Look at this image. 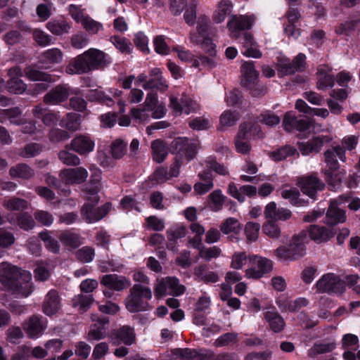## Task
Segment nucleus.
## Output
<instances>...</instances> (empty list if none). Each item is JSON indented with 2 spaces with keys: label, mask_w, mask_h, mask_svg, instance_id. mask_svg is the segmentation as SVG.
Masks as SVG:
<instances>
[{
  "label": "nucleus",
  "mask_w": 360,
  "mask_h": 360,
  "mask_svg": "<svg viewBox=\"0 0 360 360\" xmlns=\"http://www.w3.org/2000/svg\"><path fill=\"white\" fill-rule=\"evenodd\" d=\"M42 319L41 316L33 315L22 323L23 330L29 338L35 339L44 333L46 326L44 324Z\"/></svg>",
  "instance_id": "dca6fc26"
},
{
  "label": "nucleus",
  "mask_w": 360,
  "mask_h": 360,
  "mask_svg": "<svg viewBox=\"0 0 360 360\" xmlns=\"http://www.w3.org/2000/svg\"><path fill=\"white\" fill-rule=\"evenodd\" d=\"M127 143L121 139L113 141L110 146L111 154L113 158L120 159L127 153Z\"/></svg>",
  "instance_id": "4d7b16f0"
},
{
  "label": "nucleus",
  "mask_w": 360,
  "mask_h": 360,
  "mask_svg": "<svg viewBox=\"0 0 360 360\" xmlns=\"http://www.w3.org/2000/svg\"><path fill=\"white\" fill-rule=\"evenodd\" d=\"M264 318L274 333H280L284 329L285 321L277 311H267L264 313Z\"/></svg>",
  "instance_id": "2f4dec72"
},
{
  "label": "nucleus",
  "mask_w": 360,
  "mask_h": 360,
  "mask_svg": "<svg viewBox=\"0 0 360 360\" xmlns=\"http://www.w3.org/2000/svg\"><path fill=\"white\" fill-rule=\"evenodd\" d=\"M2 295V298H0L2 300V304L10 310L14 314L21 315L25 314L27 311L28 306L26 304H22L20 301L18 300H12V301H4V298L6 297L7 294H1Z\"/></svg>",
  "instance_id": "3c124183"
},
{
  "label": "nucleus",
  "mask_w": 360,
  "mask_h": 360,
  "mask_svg": "<svg viewBox=\"0 0 360 360\" xmlns=\"http://www.w3.org/2000/svg\"><path fill=\"white\" fill-rule=\"evenodd\" d=\"M46 29L56 36L69 33L70 25L64 20L52 19L46 24Z\"/></svg>",
  "instance_id": "f704fd0d"
},
{
  "label": "nucleus",
  "mask_w": 360,
  "mask_h": 360,
  "mask_svg": "<svg viewBox=\"0 0 360 360\" xmlns=\"http://www.w3.org/2000/svg\"><path fill=\"white\" fill-rule=\"evenodd\" d=\"M220 231L224 234H229L230 233H238L242 227L238 219L233 217H229L226 219L220 225Z\"/></svg>",
  "instance_id": "864d4df0"
},
{
  "label": "nucleus",
  "mask_w": 360,
  "mask_h": 360,
  "mask_svg": "<svg viewBox=\"0 0 360 360\" xmlns=\"http://www.w3.org/2000/svg\"><path fill=\"white\" fill-rule=\"evenodd\" d=\"M185 290V286L180 285L179 280L175 277H167L162 279L155 288V292H165L167 291L184 292Z\"/></svg>",
  "instance_id": "7c9ffc66"
},
{
  "label": "nucleus",
  "mask_w": 360,
  "mask_h": 360,
  "mask_svg": "<svg viewBox=\"0 0 360 360\" xmlns=\"http://www.w3.org/2000/svg\"><path fill=\"white\" fill-rule=\"evenodd\" d=\"M25 73L27 78L32 81H44L47 82H53L52 76L46 72L38 70L32 67H27L25 69Z\"/></svg>",
  "instance_id": "de8ad7c7"
},
{
  "label": "nucleus",
  "mask_w": 360,
  "mask_h": 360,
  "mask_svg": "<svg viewBox=\"0 0 360 360\" xmlns=\"http://www.w3.org/2000/svg\"><path fill=\"white\" fill-rule=\"evenodd\" d=\"M252 266L245 270V276L248 278L259 279L269 274L273 269L271 260L262 257L252 255L250 257Z\"/></svg>",
  "instance_id": "20e7f679"
},
{
  "label": "nucleus",
  "mask_w": 360,
  "mask_h": 360,
  "mask_svg": "<svg viewBox=\"0 0 360 360\" xmlns=\"http://www.w3.org/2000/svg\"><path fill=\"white\" fill-rule=\"evenodd\" d=\"M94 323L90 326L87 335V340L89 342L98 341L106 337L107 330L109 325V317L106 315L97 316V319H92Z\"/></svg>",
  "instance_id": "9b49d317"
},
{
  "label": "nucleus",
  "mask_w": 360,
  "mask_h": 360,
  "mask_svg": "<svg viewBox=\"0 0 360 360\" xmlns=\"http://www.w3.org/2000/svg\"><path fill=\"white\" fill-rule=\"evenodd\" d=\"M111 63L110 58L103 51L91 48L72 58L66 66L68 75L86 74L97 70H103Z\"/></svg>",
  "instance_id": "f257e3e1"
},
{
  "label": "nucleus",
  "mask_w": 360,
  "mask_h": 360,
  "mask_svg": "<svg viewBox=\"0 0 360 360\" xmlns=\"http://www.w3.org/2000/svg\"><path fill=\"white\" fill-rule=\"evenodd\" d=\"M42 151V147L37 143H28L20 151L19 155L24 158L34 157Z\"/></svg>",
  "instance_id": "0e129e2a"
},
{
  "label": "nucleus",
  "mask_w": 360,
  "mask_h": 360,
  "mask_svg": "<svg viewBox=\"0 0 360 360\" xmlns=\"http://www.w3.org/2000/svg\"><path fill=\"white\" fill-rule=\"evenodd\" d=\"M9 174L12 178H20L28 180L34 176L35 172L28 165L19 163L10 168Z\"/></svg>",
  "instance_id": "473e14b6"
},
{
  "label": "nucleus",
  "mask_w": 360,
  "mask_h": 360,
  "mask_svg": "<svg viewBox=\"0 0 360 360\" xmlns=\"http://www.w3.org/2000/svg\"><path fill=\"white\" fill-rule=\"evenodd\" d=\"M59 176L66 184H81L86 181L88 172L83 167L64 169L60 172Z\"/></svg>",
  "instance_id": "f3484780"
},
{
  "label": "nucleus",
  "mask_w": 360,
  "mask_h": 360,
  "mask_svg": "<svg viewBox=\"0 0 360 360\" xmlns=\"http://www.w3.org/2000/svg\"><path fill=\"white\" fill-rule=\"evenodd\" d=\"M94 302L92 294H77L74 297L72 300V307L78 308V310L81 312L86 311Z\"/></svg>",
  "instance_id": "37998d69"
},
{
  "label": "nucleus",
  "mask_w": 360,
  "mask_h": 360,
  "mask_svg": "<svg viewBox=\"0 0 360 360\" xmlns=\"http://www.w3.org/2000/svg\"><path fill=\"white\" fill-rule=\"evenodd\" d=\"M101 283L108 289L115 291L124 290L131 285L129 279L117 274L104 275L101 280Z\"/></svg>",
  "instance_id": "a211bd4d"
},
{
  "label": "nucleus",
  "mask_w": 360,
  "mask_h": 360,
  "mask_svg": "<svg viewBox=\"0 0 360 360\" xmlns=\"http://www.w3.org/2000/svg\"><path fill=\"white\" fill-rule=\"evenodd\" d=\"M297 153V150L290 146H284L269 153L275 161H281Z\"/></svg>",
  "instance_id": "8fccbe9b"
},
{
  "label": "nucleus",
  "mask_w": 360,
  "mask_h": 360,
  "mask_svg": "<svg viewBox=\"0 0 360 360\" xmlns=\"http://www.w3.org/2000/svg\"><path fill=\"white\" fill-rule=\"evenodd\" d=\"M143 88L146 90L156 89L162 92L168 89L167 81L162 77L160 69L156 68L151 70L150 79L143 84Z\"/></svg>",
  "instance_id": "5701e85b"
},
{
  "label": "nucleus",
  "mask_w": 360,
  "mask_h": 360,
  "mask_svg": "<svg viewBox=\"0 0 360 360\" xmlns=\"http://www.w3.org/2000/svg\"><path fill=\"white\" fill-rule=\"evenodd\" d=\"M309 234L311 240L317 243L327 241L332 237L330 232L324 226L311 225L309 229Z\"/></svg>",
  "instance_id": "79ce46f5"
},
{
  "label": "nucleus",
  "mask_w": 360,
  "mask_h": 360,
  "mask_svg": "<svg viewBox=\"0 0 360 360\" xmlns=\"http://www.w3.org/2000/svg\"><path fill=\"white\" fill-rule=\"evenodd\" d=\"M305 55L299 53L292 60L288 58H280L277 62V70L281 75H292L302 71L305 65Z\"/></svg>",
  "instance_id": "6e6552de"
},
{
  "label": "nucleus",
  "mask_w": 360,
  "mask_h": 360,
  "mask_svg": "<svg viewBox=\"0 0 360 360\" xmlns=\"http://www.w3.org/2000/svg\"><path fill=\"white\" fill-rule=\"evenodd\" d=\"M34 116L41 119L42 122L48 127L56 125L59 120V112H54L43 108L41 105H37L32 110Z\"/></svg>",
  "instance_id": "393cba45"
},
{
  "label": "nucleus",
  "mask_w": 360,
  "mask_h": 360,
  "mask_svg": "<svg viewBox=\"0 0 360 360\" xmlns=\"http://www.w3.org/2000/svg\"><path fill=\"white\" fill-rule=\"evenodd\" d=\"M253 129L257 130V126L251 122H243L239 125L238 131L235 138V146L238 153L247 154L250 151V139Z\"/></svg>",
  "instance_id": "39448f33"
},
{
  "label": "nucleus",
  "mask_w": 360,
  "mask_h": 360,
  "mask_svg": "<svg viewBox=\"0 0 360 360\" xmlns=\"http://www.w3.org/2000/svg\"><path fill=\"white\" fill-rule=\"evenodd\" d=\"M184 20L188 26H193L197 21V2L190 0L188 6L184 9Z\"/></svg>",
  "instance_id": "09e8293b"
},
{
  "label": "nucleus",
  "mask_w": 360,
  "mask_h": 360,
  "mask_svg": "<svg viewBox=\"0 0 360 360\" xmlns=\"http://www.w3.org/2000/svg\"><path fill=\"white\" fill-rule=\"evenodd\" d=\"M232 4L229 0H221L217 5V8L212 15V21L219 24L222 22L226 17L231 11Z\"/></svg>",
  "instance_id": "c9c22d12"
},
{
  "label": "nucleus",
  "mask_w": 360,
  "mask_h": 360,
  "mask_svg": "<svg viewBox=\"0 0 360 360\" xmlns=\"http://www.w3.org/2000/svg\"><path fill=\"white\" fill-rule=\"evenodd\" d=\"M173 151L181 156L184 155L188 160H192L198 148V141H191L185 137L175 139L171 145Z\"/></svg>",
  "instance_id": "9d476101"
},
{
  "label": "nucleus",
  "mask_w": 360,
  "mask_h": 360,
  "mask_svg": "<svg viewBox=\"0 0 360 360\" xmlns=\"http://www.w3.org/2000/svg\"><path fill=\"white\" fill-rule=\"evenodd\" d=\"M346 218L345 211L338 207L337 200L331 201L326 212V223L336 225L345 222Z\"/></svg>",
  "instance_id": "c85d7f7f"
},
{
  "label": "nucleus",
  "mask_w": 360,
  "mask_h": 360,
  "mask_svg": "<svg viewBox=\"0 0 360 360\" xmlns=\"http://www.w3.org/2000/svg\"><path fill=\"white\" fill-rule=\"evenodd\" d=\"M238 281L239 278L236 273L229 272L226 276L225 282L221 284V288L225 292H231L233 289L235 292H245L246 284Z\"/></svg>",
  "instance_id": "bb28decb"
},
{
  "label": "nucleus",
  "mask_w": 360,
  "mask_h": 360,
  "mask_svg": "<svg viewBox=\"0 0 360 360\" xmlns=\"http://www.w3.org/2000/svg\"><path fill=\"white\" fill-rule=\"evenodd\" d=\"M239 120V114L236 111L225 110L220 116L219 122L221 127H231Z\"/></svg>",
  "instance_id": "680f3d73"
},
{
  "label": "nucleus",
  "mask_w": 360,
  "mask_h": 360,
  "mask_svg": "<svg viewBox=\"0 0 360 360\" xmlns=\"http://www.w3.org/2000/svg\"><path fill=\"white\" fill-rule=\"evenodd\" d=\"M226 196H224L221 191L217 189L213 191L208 195V202L210 208L214 212H218L221 210L224 204Z\"/></svg>",
  "instance_id": "49530a36"
},
{
  "label": "nucleus",
  "mask_w": 360,
  "mask_h": 360,
  "mask_svg": "<svg viewBox=\"0 0 360 360\" xmlns=\"http://www.w3.org/2000/svg\"><path fill=\"white\" fill-rule=\"evenodd\" d=\"M110 343L114 346L124 345L130 346L136 341L134 329L129 325H124L112 329L108 335Z\"/></svg>",
  "instance_id": "423d86ee"
},
{
  "label": "nucleus",
  "mask_w": 360,
  "mask_h": 360,
  "mask_svg": "<svg viewBox=\"0 0 360 360\" xmlns=\"http://www.w3.org/2000/svg\"><path fill=\"white\" fill-rule=\"evenodd\" d=\"M197 24L196 30L199 33L209 35L213 33V29L210 18L205 15L201 14L198 16L195 22Z\"/></svg>",
  "instance_id": "5fc2aeb1"
},
{
  "label": "nucleus",
  "mask_w": 360,
  "mask_h": 360,
  "mask_svg": "<svg viewBox=\"0 0 360 360\" xmlns=\"http://www.w3.org/2000/svg\"><path fill=\"white\" fill-rule=\"evenodd\" d=\"M110 207V205L105 204L96 208L94 205L87 202L82 207L81 214L87 223H93L103 218L108 214Z\"/></svg>",
  "instance_id": "ddd939ff"
},
{
  "label": "nucleus",
  "mask_w": 360,
  "mask_h": 360,
  "mask_svg": "<svg viewBox=\"0 0 360 360\" xmlns=\"http://www.w3.org/2000/svg\"><path fill=\"white\" fill-rule=\"evenodd\" d=\"M49 139L51 143H57L70 138L69 133L63 129L53 128L49 132Z\"/></svg>",
  "instance_id": "774afa93"
},
{
  "label": "nucleus",
  "mask_w": 360,
  "mask_h": 360,
  "mask_svg": "<svg viewBox=\"0 0 360 360\" xmlns=\"http://www.w3.org/2000/svg\"><path fill=\"white\" fill-rule=\"evenodd\" d=\"M41 56L49 63L58 64L63 61V53L60 49L53 48L44 51Z\"/></svg>",
  "instance_id": "603ef678"
},
{
  "label": "nucleus",
  "mask_w": 360,
  "mask_h": 360,
  "mask_svg": "<svg viewBox=\"0 0 360 360\" xmlns=\"http://www.w3.org/2000/svg\"><path fill=\"white\" fill-rule=\"evenodd\" d=\"M167 239L169 242V245H174L178 239L184 238L186 235V229L184 226H179L175 228L169 229L166 232Z\"/></svg>",
  "instance_id": "052dcab7"
},
{
  "label": "nucleus",
  "mask_w": 360,
  "mask_h": 360,
  "mask_svg": "<svg viewBox=\"0 0 360 360\" xmlns=\"http://www.w3.org/2000/svg\"><path fill=\"white\" fill-rule=\"evenodd\" d=\"M241 73L244 77L243 85L251 84L257 81L258 72L255 68L254 63L252 61L245 62L241 66Z\"/></svg>",
  "instance_id": "ea45409f"
},
{
  "label": "nucleus",
  "mask_w": 360,
  "mask_h": 360,
  "mask_svg": "<svg viewBox=\"0 0 360 360\" xmlns=\"http://www.w3.org/2000/svg\"><path fill=\"white\" fill-rule=\"evenodd\" d=\"M264 213L267 219L274 221L278 220L285 221L289 219L292 216L290 210L283 207L278 208L274 202H271L266 205Z\"/></svg>",
  "instance_id": "4be33fe9"
},
{
  "label": "nucleus",
  "mask_w": 360,
  "mask_h": 360,
  "mask_svg": "<svg viewBox=\"0 0 360 360\" xmlns=\"http://www.w3.org/2000/svg\"><path fill=\"white\" fill-rule=\"evenodd\" d=\"M298 185L302 192L311 198H314L317 191L323 190L325 187L324 183L314 174L301 177Z\"/></svg>",
  "instance_id": "f8f14e48"
},
{
  "label": "nucleus",
  "mask_w": 360,
  "mask_h": 360,
  "mask_svg": "<svg viewBox=\"0 0 360 360\" xmlns=\"http://www.w3.org/2000/svg\"><path fill=\"white\" fill-rule=\"evenodd\" d=\"M60 125L69 131H76L80 129L81 116L75 112H69L60 120Z\"/></svg>",
  "instance_id": "a19ab883"
},
{
  "label": "nucleus",
  "mask_w": 360,
  "mask_h": 360,
  "mask_svg": "<svg viewBox=\"0 0 360 360\" xmlns=\"http://www.w3.org/2000/svg\"><path fill=\"white\" fill-rule=\"evenodd\" d=\"M153 159L158 163L162 162L166 158L168 150L167 148L160 140H155L151 143Z\"/></svg>",
  "instance_id": "a18cd8bd"
},
{
  "label": "nucleus",
  "mask_w": 360,
  "mask_h": 360,
  "mask_svg": "<svg viewBox=\"0 0 360 360\" xmlns=\"http://www.w3.org/2000/svg\"><path fill=\"white\" fill-rule=\"evenodd\" d=\"M337 157L342 162L346 160L345 150L344 148L340 146H334L325 151V162L328 167L329 170H337L339 168Z\"/></svg>",
  "instance_id": "412c9836"
},
{
  "label": "nucleus",
  "mask_w": 360,
  "mask_h": 360,
  "mask_svg": "<svg viewBox=\"0 0 360 360\" xmlns=\"http://www.w3.org/2000/svg\"><path fill=\"white\" fill-rule=\"evenodd\" d=\"M60 299L59 294H46L42 306L43 312L47 316L56 314L60 309Z\"/></svg>",
  "instance_id": "72a5a7b5"
},
{
  "label": "nucleus",
  "mask_w": 360,
  "mask_h": 360,
  "mask_svg": "<svg viewBox=\"0 0 360 360\" xmlns=\"http://www.w3.org/2000/svg\"><path fill=\"white\" fill-rule=\"evenodd\" d=\"M65 148H70L80 155H84L94 150V142L89 136L81 134L75 137L70 145H67Z\"/></svg>",
  "instance_id": "6ab92c4d"
},
{
  "label": "nucleus",
  "mask_w": 360,
  "mask_h": 360,
  "mask_svg": "<svg viewBox=\"0 0 360 360\" xmlns=\"http://www.w3.org/2000/svg\"><path fill=\"white\" fill-rule=\"evenodd\" d=\"M169 105L176 112H184L186 115L194 112L199 109V105L186 96L181 98V103H179L176 98L171 97Z\"/></svg>",
  "instance_id": "b1692460"
},
{
  "label": "nucleus",
  "mask_w": 360,
  "mask_h": 360,
  "mask_svg": "<svg viewBox=\"0 0 360 360\" xmlns=\"http://www.w3.org/2000/svg\"><path fill=\"white\" fill-rule=\"evenodd\" d=\"M316 287L320 292H339L346 290L344 280L334 273L323 274L316 282Z\"/></svg>",
  "instance_id": "7ed1b4c3"
},
{
  "label": "nucleus",
  "mask_w": 360,
  "mask_h": 360,
  "mask_svg": "<svg viewBox=\"0 0 360 360\" xmlns=\"http://www.w3.org/2000/svg\"><path fill=\"white\" fill-rule=\"evenodd\" d=\"M358 22L357 20H351L340 23L335 27V32L339 35L349 36L354 31Z\"/></svg>",
  "instance_id": "bf43d9fd"
},
{
  "label": "nucleus",
  "mask_w": 360,
  "mask_h": 360,
  "mask_svg": "<svg viewBox=\"0 0 360 360\" xmlns=\"http://www.w3.org/2000/svg\"><path fill=\"white\" fill-rule=\"evenodd\" d=\"M263 233L272 239H278L281 236V229L276 221L269 220L263 224Z\"/></svg>",
  "instance_id": "13d9d810"
},
{
  "label": "nucleus",
  "mask_w": 360,
  "mask_h": 360,
  "mask_svg": "<svg viewBox=\"0 0 360 360\" xmlns=\"http://www.w3.org/2000/svg\"><path fill=\"white\" fill-rule=\"evenodd\" d=\"M332 139L333 137L329 135H319L307 142L300 143L299 149L304 155H307L311 153H319L323 146L330 142Z\"/></svg>",
  "instance_id": "2eb2a0df"
},
{
  "label": "nucleus",
  "mask_w": 360,
  "mask_h": 360,
  "mask_svg": "<svg viewBox=\"0 0 360 360\" xmlns=\"http://www.w3.org/2000/svg\"><path fill=\"white\" fill-rule=\"evenodd\" d=\"M20 268L8 262L0 263V283L9 290L20 289L19 281Z\"/></svg>",
  "instance_id": "f03ea898"
},
{
  "label": "nucleus",
  "mask_w": 360,
  "mask_h": 360,
  "mask_svg": "<svg viewBox=\"0 0 360 360\" xmlns=\"http://www.w3.org/2000/svg\"><path fill=\"white\" fill-rule=\"evenodd\" d=\"M28 202L22 198L11 197L6 198L2 202V206L8 211L22 212L28 208Z\"/></svg>",
  "instance_id": "e433bc0d"
},
{
  "label": "nucleus",
  "mask_w": 360,
  "mask_h": 360,
  "mask_svg": "<svg viewBox=\"0 0 360 360\" xmlns=\"http://www.w3.org/2000/svg\"><path fill=\"white\" fill-rule=\"evenodd\" d=\"M152 298V294H129L126 298V308L131 313L146 311L148 304L147 300Z\"/></svg>",
  "instance_id": "4468645a"
},
{
  "label": "nucleus",
  "mask_w": 360,
  "mask_h": 360,
  "mask_svg": "<svg viewBox=\"0 0 360 360\" xmlns=\"http://www.w3.org/2000/svg\"><path fill=\"white\" fill-rule=\"evenodd\" d=\"M7 221L11 224H17L21 229L28 231L35 226V221L32 216L28 212H22L15 215L8 214Z\"/></svg>",
  "instance_id": "a878e982"
},
{
  "label": "nucleus",
  "mask_w": 360,
  "mask_h": 360,
  "mask_svg": "<svg viewBox=\"0 0 360 360\" xmlns=\"http://www.w3.org/2000/svg\"><path fill=\"white\" fill-rule=\"evenodd\" d=\"M331 69L326 65H320L317 70L316 86L319 90H324L328 87H333L335 79L330 72Z\"/></svg>",
  "instance_id": "c756f323"
},
{
  "label": "nucleus",
  "mask_w": 360,
  "mask_h": 360,
  "mask_svg": "<svg viewBox=\"0 0 360 360\" xmlns=\"http://www.w3.org/2000/svg\"><path fill=\"white\" fill-rule=\"evenodd\" d=\"M110 41L122 53H130L131 44L126 38L115 35L110 38Z\"/></svg>",
  "instance_id": "e2e57ef3"
},
{
  "label": "nucleus",
  "mask_w": 360,
  "mask_h": 360,
  "mask_svg": "<svg viewBox=\"0 0 360 360\" xmlns=\"http://www.w3.org/2000/svg\"><path fill=\"white\" fill-rule=\"evenodd\" d=\"M60 241L69 248L75 249L82 244L81 237L70 231H63L58 236Z\"/></svg>",
  "instance_id": "4c0bfd02"
},
{
  "label": "nucleus",
  "mask_w": 360,
  "mask_h": 360,
  "mask_svg": "<svg viewBox=\"0 0 360 360\" xmlns=\"http://www.w3.org/2000/svg\"><path fill=\"white\" fill-rule=\"evenodd\" d=\"M133 278L136 282L139 283L133 286L131 292H151V289L148 285V278L143 272H135Z\"/></svg>",
  "instance_id": "c03bdc74"
},
{
  "label": "nucleus",
  "mask_w": 360,
  "mask_h": 360,
  "mask_svg": "<svg viewBox=\"0 0 360 360\" xmlns=\"http://www.w3.org/2000/svg\"><path fill=\"white\" fill-rule=\"evenodd\" d=\"M346 172L342 170L336 172V170H328L326 172V181L328 184L332 186L331 189L335 188L345 179Z\"/></svg>",
  "instance_id": "6e6d98bb"
},
{
  "label": "nucleus",
  "mask_w": 360,
  "mask_h": 360,
  "mask_svg": "<svg viewBox=\"0 0 360 360\" xmlns=\"http://www.w3.org/2000/svg\"><path fill=\"white\" fill-rule=\"evenodd\" d=\"M304 236H295L289 245L290 253L293 255V260L297 259L305 255Z\"/></svg>",
  "instance_id": "58836bf2"
},
{
  "label": "nucleus",
  "mask_w": 360,
  "mask_h": 360,
  "mask_svg": "<svg viewBox=\"0 0 360 360\" xmlns=\"http://www.w3.org/2000/svg\"><path fill=\"white\" fill-rule=\"evenodd\" d=\"M217 65V62L214 56L207 57L200 55L196 58L193 59V67L200 68L201 67L212 69Z\"/></svg>",
  "instance_id": "69168bd1"
},
{
  "label": "nucleus",
  "mask_w": 360,
  "mask_h": 360,
  "mask_svg": "<svg viewBox=\"0 0 360 360\" xmlns=\"http://www.w3.org/2000/svg\"><path fill=\"white\" fill-rule=\"evenodd\" d=\"M32 37L39 46L44 47L52 44V37L41 30H34Z\"/></svg>",
  "instance_id": "338daca9"
},
{
  "label": "nucleus",
  "mask_w": 360,
  "mask_h": 360,
  "mask_svg": "<svg viewBox=\"0 0 360 360\" xmlns=\"http://www.w3.org/2000/svg\"><path fill=\"white\" fill-rule=\"evenodd\" d=\"M174 359L179 360H205L206 355L202 349L191 348H175L171 350Z\"/></svg>",
  "instance_id": "aec40b11"
},
{
  "label": "nucleus",
  "mask_w": 360,
  "mask_h": 360,
  "mask_svg": "<svg viewBox=\"0 0 360 360\" xmlns=\"http://www.w3.org/2000/svg\"><path fill=\"white\" fill-rule=\"evenodd\" d=\"M77 91L67 84H58L44 95L43 101L47 105H59L67 101L71 94H77Z\"/></svg>",
  "instance_id": "0eeeda50"
},
{
  "label": "nucleus",
  "mask_w": 360,
  "mask_h": 360,
  "mask_svg": "<svg viewBox=\"0 0 360 360\" xmlns=\"http://www.w3.org/2000/svg\"><path fill=\"white\" fill-rule=\"evenodd\" d=\"M283 125L287 131L296 129L299 131H304L309 128V124L304 120H297L291 112H287L283 118Z\"/></svg>",
  "instance_id": "cd10ccee"
},
{
  "label": "nucleus",
  "mask_w": 360,
  "mask_h": 360,
  "mask_svg": "<svg viewBox=\"0 0 360 360\" xmlns=\"http://www.w3.org/2000/svg\"><path fill=\"white\" fill-rule=\"evenodd\" d=\"M255 20V15H233L227 22V27L231 32V37L237 39L242 31L251 27Z\"/></svg>",
  "instance_id": "1a4fd4ad"
}]
</instances>
